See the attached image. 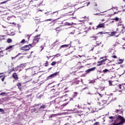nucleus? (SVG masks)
<instances>
[{
	"label": "nucleus",
	"mask_w": 125,
	"mask_h": 125,
	"mask_svg": "<svg viewBox=\"0 0 125 125\" xmlns=\"http://www.w3.org/2000/svg\"><path fill=\"white\" fill-rule=\"evenodd\" d=\"M19 55H21V53H19L18 55H17L15 57V58H16V57H18Z\"/></svg>",
	"instance_id": "nucleus-49"
},
{
	"label": "nucleus",
	"mask_w": 125,
	"mask_h": 125,
	"mask_svg": "<svg viewBox=\"0 0 125 125\" xmlns=\"http://www.w3.org/2000/svg\"><path fill=\"white\" fill-rule=\"evenodd\" d=\"M7 1H8V0H6V1H4L3 2H2L1 3H6Z\"/></svg>",
	"instance_id": "nucleus-51"
},
{
	"label": "nucleus",
	"mask_w": 125,
	"mask_h": 125,
	"mask_svg": "<svg viewBox=\"0 0 125 125\" xmlns=\"http://www.w3.org/2000/svg\"><path fill=\"white\" fill-rule=\"evenodd\" d=\"M98 104L99 107H101V108H103L104 107H105L103 101H101L100 102H99Z\"/></svg>",
	"instance_id": "nucleus-17"
},
{
	"label": "nucleus",
	"mask_w": 125,
	"mask_h": 125,
	"mask_svg": "<svg viewBox=\"0 0 125 125\" xmlns=\"http://www.w3.org/2000/svg\"><path fill=\"white\" fill-rule=\"evenodd\" d=\"M3 51H4V50L0 51V58L4 56V54H1V53H3Z\"/></svg>",
	"instance_id": "nucleus-31"
},
{
	"label": "nucleus",
	"mask_w": 125,
	"mask_h": 125,
	"mask_svg": "<svg viewBox=\"0 0 125 125\" xmlns=\"http://www.w3.org/2000/svg\"><path fill=\"white\" fill-rule=\"evenodd\" d=\"M70 34H72V35H74V34H75V32H71V33H70Z\"/></svg>",
	"instance_id": "nucleus-61"
},
{
	"label": "nucleus",
	"mask_w": 125,
	"mask_h": 125,
	"mask_svg": "<svg viewBox=\"0 0 125 125\" xmlns=\"http://www.w3.org/2000/svg\"><path fill=\"white\" fill-rule=\"evenodd\" d=\"M7 42L8 43H11V42H12V40H11V39L9 38L7 40Z\"/></svg>",
	"instance_id": "nucleus-28"
},
{
	"label": "nucleus",
	"mask_w": 125,
	"mask_h": 125,
	"mask_svg": "<svg viewBox=\"0 0 125 125\" xmlns=\"http://www.w3.org/2000/svg\"><path fill=\"white\" fill-rule=\"evenodd\" d=\"M0 78H2L1 79V80L2 82H4V79H5V76H4V75L0 76Z\"/></svg>",
	"instance_id": "nucleus-29"
},
{
	"label": "nucleus",
	"mask_w": 125,
	"mask_h": 125,
	"mask_svg": "<svg viewBox=\"0 0 125 125\" xmlns=\"http://www.w3.org/2000/svg\"><path fill=\"white\" fill-rule=\"evenodd\" d=\"M40 37H41V34H38L34 37L33 39L34 43H38L39 42V41L41 40V38H40Z\"/></svg>",
	"instance_id": "nucleus-7"
},
{
	"label": "nucleus",
	"mask_w": 125,
	"mask_h": 125,
	"mask_svg": "<svg viewBox=\"0 0 125 125\" xmlns=\"http://www.w3.org/2000/svg\"><path fill=\"white\" fill-rule=\"evenodd\" d=\"M0 112L1 113V114H5V112H4V110L2 108H0Z\"/></svg>",
	"instance_id": "nucleus-37"
},
{
	"label": "nucleus",
	"mask_w": 125,
	"mask_h": 125,
	"mask_svg": "<svg viewBox=\"0 0 125 125\" xmlns=\"http://www.w3.org/2000/svg\"><path fill=\"white\" fill-rule=\"evenodd\" d=\"M96 69V67H94L89 68V69L86 70L85 71V73H86V74H88L89 73H90V72H92V71H94Z\"/></svg>",
	"instance_id": "nucleus-11"
},
{
	"label": "nucleus",
	"mask_w": 125,
	"mask_h": 125,
	"mask_svg": "<svg viewBox=\"0 0 125 125\" xmlns=\"http://www.w3.org/2000/svg\"><path fill=\"white\" fill-rule=\"evenodd\" d=\"M49 12L45 13V16H46V17H47V16H49V14H49Z\"/></svg>",
	"instance_id": "nucleus-41"
},
{
	"label": "nucleus",
	"mask_w": 125,
	"mask_h": 125,
	"mask_svg": "<svg viewBox=\"0 0 125 125\" xmlns=\"http://www.w3.org/2000/svg\"><path fill=\"white\" fill-rule=\"evenodd\" d=\"M44 48V47H43L42 46H40V48H41V51H42V50Z\"/></svg>",
	"instance_id": "nucleus-50"
},
{
	"label": "nucleus",
	"mask_w": 125,
	"mask_h": 125,
	"mask_svg": "<svg viewBox=\"0 0 125 125\" xmlns=\"http://www.w3.org/2000/svg\"><path fill=\"white\" fill-rule=\"evenodd\" d=\"M15 46V45H12L10 46H9L7 48H5V50H11L13 47Z\"/></svg>",
	"instance_id": "nucleus-14"
},
{
	"label": "nucleus",
	"mask_w": 125,
	"mask_h": 125,
	"mask_svg": "<svg viewBox=\"0 0 125 125\" xmlns=\"http://www.w3.org/2000/svg\"><path fill=\"white\" fill-rule=\"evenodd\" d=\"M12 78H13V79H14V80H15V81H17L19 79V78L18 77V75H17V73L16 72L13 73V74L12 75Z\"/></svg>",
	"instance_id": "nucleus-12"
},
{
	"label": "nucleus",
	"mask_w": 125,
	"mask_h": 125,
	"mask_svg": "<svg viewBox=\"0 0 125 125\" xmlns=\"http://www.w3.org/2000/svg\"><path fill=\"white\" fill-rule=\"evenodd\" d=\"M35 32H38V29H36V30H35Z\"/></svg>",
	"instance_id": "nucleus-64"
},
{
	"label": "nucleus",
	"mask_w": 125,
	"mask_h": 125,
	"mask_svg": "<svg viewBox=\"0 0 125 125\" xmlns=\"http://www.w3.org/2000/svg\"><path fill=\"white\" fill-rule=\"evenodd\" d=\"M52 20V19H48L46 20V21H51Z\"/></svg>",
	"instance_id": "nucleus-57"
},
{
	"label": "nucleus",
	"mask_w": 125,
	"mask_h": 125,
	"mask_svg": "<svg viewBox=\"0 0 125 125\" xmlns=\"http://www.w3.org/2000/svg\"><path fill=\"white\" fill-rule=\"evenodd\" d=\"M36 108H33L31 109V113H34V112H36Z\"/></svg>",
	"instance_id": "nucleus-42"
},
{
	"label": "nucleus",
	"mask_w": 125,
	"mask_h": 125,
	"mask_svg": "<svg viewBox=\"0 0 125 125\" xmlns=\"http://www.w3.org/2000/svg\"><path fill=\"white\" fill-rule=\"evenodd\" d=\"M94 47L95 46H103V45L102 44V43L100 42H96V45H94Z\"/></svg>",
	"instance_id": "nucleus-18"
},
{
	"label": "nucleus",
	"mask_w": 125,
	"mask_h": 125,
	"mask_svg": "<svg viewBox=\"0 0 125 125\" xmlns=\"http://www.w3.org/2000/svg\"><path fill=\"white\" fill-rule=\"evenodd\" d=\"M44 66H45V67H47V66H48V62L46 61L44 64Z\"/></svg>",
	"instance_id": "nucleus-39"
},
{
	"label": "nucleus",
	"mask_w": 125,
	"mask_h": 125,
	"mask_svg": "<svg viewBox=\"0 0 125 125\" xmlns=\"http://www.w3.org/2000/svg\"><path fill=\"white\" fill-rule=\"evenodd\" d=\"M67 25H68V26H72V24L70 23H68L67 24Z\"/></svg>",
	"instance_id": "nucleus-56"
},
{
	"label": "nucleus",
	"mask_w": 125,
	"mask_h": 125,
	"mask_svg": "<svg viewBox=\"0 0 125 125\" xmlns=\"http://www.w3.org/2000/svg\"><path fill=\"white\" fill-rule=\"evenodd\" d=\"M61 28H60V27H57L56 28V32H60L61 31Z\"/></svg>",
	"instance_id": "nucleus-35"
},
{
	"label": "nucleus",
	"mask_w": 125,
	"mask_h": 125,
	"mask_svg": "<svg viewBox=\"0 0 125 125\" xmlns=\"http://www.w3.org/2000/svg\"><path fill=\"white\" fill-rule=\"evenodd\" d=\"M118 27H125L124 23L122 22H120L118 23Z\"/></svg>",
	"instance_id": "nucleus-23"
},
{
	"label": "nucleus",
	"mask_w": 125,
	"mask_h": 125,
	"mask_svg": "<svg viewBox=\"0 0 125 125\" xmlns=\"http://www.w3.org/2000/svg\"><path fill=\"white\" fill-rule=\"evenodd\" d=\"M101 28H103V29H104L105 28V22L104 23H99V24L97 26L96 30L97 29H100Z\"/></svg>",
	"instance_id": "nucleus-9"
},
{
	"label": "nucleus",
	"mask_w": 125,
	"mask_h": 125,
	"mask_svg": "<svg viewBox=\"0 0 125 125\" xmlns=\"http://www.w3.org/2000/svg\"><path fill=\"white\" fill-rule=\"evenodd\" d=\"M27 42V41L25 39H22L20 43H22V44H25Z\"/></svg>",
	"instance_id": "nucleus-26"
},
{
	"label": "nucleus",
	"mask_w": 125,
	"mask_h": 125,
	"mask_svg": "<svg viewBox=\"0 0 125 125\" xmlns=\"http://www.w3.org/2000/svg\"><path fill=\"white\" fill-rule=\"evenodd\" d=\"M109 119H110V120H115V117L113 116H110L109 117Z\"/></svg>",
	"instance_id": "nucleus-44"
},
{
	"label": "nucleus",
	"mask_w": 125,
	"mask_h": 125,
	"mask_svg": "<svg viewBox=\"0 0 125 125\" xmlns=\"http://www.w3.org/2000/svg\"><path fill=\"white\" fill-rule=\"evenodd\" d=\"M4 94H6L5 92H2L0 93V95H4Z\"/></svg>",
	"instance_id": "nucleus-47"
},
{
	"label": "nucleus",
	"mask_w": 125,
	"mask_h": 125,
	"mask_svg": "<svg viewBox=\"0 0 125 125\" xmlns=\"http://www.w3.org/2000/svg\"><path fill=\"white\" fill-rule=\"evenodd\" d=\"M85 4H86V6H88L90 4V2H87Z\"/></svg>",
	"instance_id": "nucleus-43"
},
{
	"label": "nucleus",
	"mask_w": 125,
	"mask_h": 125,
	"mask_svg": "<svg viewBox=\"0 0 125 125\" xmlns=\"http://www.w3.org/2000/svg\"><path fill=\"white\" fill-rule=\"evenodd\" d=\"M59 74V72H55L54 73L51 74L50 76H48L46 78V80L48 81V80H50L51 79H53V78H55Z\"/></svg>",
	"instance_id": "nucleus-6"
},
{
	"label": "nucleus",
	"mask_w": 125,
	"mask_h": 125,
	"mask_svg": "<svg viewBox=\"0 0 125 125\" xmlns=\"http://www.w3.org/2000/svg\"><path fill=\"white\" fill-rule=\"evenodd\" d=\"M83 66H81L80 68H83Z\"/></svg>",
	"instance_id": "nucleus-63"
},
{
	"label": "nucleus",
	"mask_w": 125,
	"mask_h": 125,
	"mask_svg": "<svg viewBox=\"0 0 125 125\" xmlns=\"http://www.w3.org/2000/svg\"><path fill=\"white\" fill-rule=\"evenodd\" d=\"M32 47V44H29L28 45H24L20 48V50H24V51H28L30 50Z\"/></svg>",
	"instance_id": "nucleus-5"
},
{
	"label": "nucleus",
	"mask_w": 125,
	"mask_h": 125,
	"mask_svg": "<svg viewBox=\"0 0 125 125\" xmlns=\"http://www.w3.org/2000/svg\"><path fill=\"white\" fill-rule=\"evenodd\" d=\"M125 123V119L121 115H118L116 120L114 121L113 125H123Z\"/></svg>",
	"instance_id": "nucleus-1"
},
{
	"label": "nucleus",
	"mask_w": 125,
	"mask_h": 125,
	"mask_svg": "<svg viewBox=\"0 0 125 125\" xmlns=\"http://www.w3.org/2000/svg\"><path fill=\"white\" fill-rule=\"evenodd\" d=\"M58 63V64H59V62H53L51 63V65L52 66H54L55 64H56V63Z\"/></svg>",
	"instance_id": "nucleus-30"
},
{
	"label": "nucleus",
	"mask_w": 125,
	"mask_h": 125,
	"mask_svg": "<svg viewBox=\"0 0 125 125\" xmlns=\"http://www.w3.org/2000/svg\"><path fill=\"white\" fill-rule=\"evenodd\" d=\"M112 58L117 59V56L114 55V56H112Z\"/></svg>",
	"instance_id": "nucleus-48"
},
{
	"label": "nucleus",
	"mask_w": 125,
	"mask_h": 125,
	"mask_svg": "<svg viewBox=\"0 0 125 125\" xmlns=\"http://www.w3.org/2000/svg\"><path fill=\"white\" fill-rule=\"evenodd\" d=\"M67 89H68V87L64 88V90H66Z\"/></svg>",
	"instance_id": "nucleus-62"
},
{
	"label": "nucleus",
	"mask_w": 125,
	"mask_h": 125,
	"mask_svg": "<svg viewBox=\"0 0 125 125\" xmlns=\"http://www.w3.org/2000/svg\"><path fill=\"white\" fill-rule=\"evenodd\" d=\"M64 92H65V93H67V92H70V90H67V91H65Z\"/></svg>",
	"instance_id": "nucleus-54"
},
{
	"label": "nucleus",
	"mask_w": 125,
	"mask_h": 125,
	"mask_svg": "<svg viewBox=\"0 0 125 125\" xmlns=\"http://www.w3.org/2000/svg\"><path fill=\"white\" fill-rule=\"evenodd\" d=\"M115 89L119 90L120 92H122V90H125V84H120L115 86Z\"/></svg>",
	"instance_id": "nucleus-3"
},
{
	"label": "nucleus",
	"mask_w": 125,
	"mask_h": 125,
	"mask_svg": "<svg viewBox=\"0 0 125 125\" xmlns=\"http://www.w3.org/2000/svg\"><path fill=\"white\" fill-rule=\"evenodd\" d=\"M97 94H98L99 95V97L100 98H101V97H102L103 96V94H102L97 93Z\"/></svg>",
	"instance_id": "nucleus-38"
},
{
	"label": "nucleus",
	"mask_w": 125,
	"mask_h": 125,
	"mask_svg": "<svg viewBox=\"0 0 125 125\" xmlns=\"http://www.w3.org/2000/svg\"><path fill=\"white\" fill-rule=\"evenodd\" d=\"M104 74H106L107 73H110L111 72V69H105L103 71Z\"/></svg>",
	"instance_id": "nucleus-19"
},
{
	"label": "nucleus",
	"mask_w": 125,
	"mask_h": 125,
	"mask_svg": "<svg viewBox=\"0 0 125 125\" xmlns=\"http://www.w3.org/2000/svg\"><path fill=\"white\" fill-rule=\"evenodd\" d=\"M71 45V44L62 45L60 47V49H62V48H66V47H69V45Z\"/></svg>",
	"instance_id": "nucleus-16"
},
{
	"label": "nucleus",
	"mask_w": 125,
	"mask_h": 125,
	"mask_svg": "<svg viewBox=\"0 0 125 125\" xmlns=\"http://www.w3.org/2000/svg\"><path fill=\"white\" fill-rule=\"evenodd\" d=\"M17 85L18 87V88L21 91V89H22V83L19 82L17 83Z\"/></svg>",
	"instance_id": "nucleus-15"
},
{
	"label": "nucleus",
	"mask_w": 125,
	"mask_h": 125,
	"mask_svg": "<svg viewBox=\"0 0 125 125\" xmlns=\"http://www.w3.org/2000/svg\"><path fill=\"white\" fill-rule=\"evenodd\" d=\"M118 32L117 31H113L112 32H111V34H110L111 37H113L114 36H116V34H117Z\"/></svg>",
	"instance_id": "nucleus-24"
},
{
	"label": "nucleus",
	"mask_w": 125,
	"mask_h": 125,
	"mask_svg": "<svg viewBox=\"0 0 125 125\" xmlns=\"http://www.w3.org/2000/svg\"><path fill=\"white\" fill-rule=\"evenodd\" d=\"M124 62V60L119 59L118 61V64H123V62Z\"/></svg>",
	"instance_id": "nucleus-27"
},
{
	"label": "nucleus",
	"mask_w": 125,
	"mask_h": 125,
	"mask_svg": "<svg viewBox=\"0 0 125 125\" xmlns=\"http://www.w3.org/2000/svg\"><path fill=\"white\" fill-rule=\"evenodd\" d=\"M57 55H59V54H57L56 55L53 56H57Z\"/></svg>",
	"instance_id": "nucleus-59"
},
{
	"label": "nucleus",
	"mask_w": 125,
	"mask_h": 125,
	"mask_svg": "<svg viewBox=\"0 0 125 125\" xmlns=\"http://www.w3.org/2000/svg\"><path fill=\"white\" fill-rule=\"evenodd\" d=\"M115 113H118V114H123V111L121 109H116Z\"/></svg>",
	"instance_id": "nucleus-21"
},
{
	"label": "nucleus",
	"mask_w": 125,
	"mask_h": 125,
	"mask_svg": "<svg viewBox=\"0 0 125 125\" xmlns=\"http://www.w3.org/2000/svg\"><path fill=\"white\" fill-rule=\"evenodd\" d=\"M117 31L118 33H123L125 31V26H119L117 28Z\"/></svg>",
	"instance_id": "nucleus-8"
},
{
	"label": "nucleus",
	"mask_w": 125,
	"mask_h": 125,
	"mask_svg": "<svg viewBox=\"0 0 125 125\" xmlns=\"http://www.w3.org/2000/svg\"><path fill=\"white\" fill-rule=\"evenodd\" d=\"M39 105H41V104H35L34 106L35 107H37V106H39Z\"/></svg>",
	"instance_id": "nucleus-53"
},
{
	"label": "nucleus",
	"mask_w": 125,
	"mask_h": 125,
	"mask_svg": "<svg viewBox=\"0 0 125 125\" xmlns=\"http://www.w3.org/2000/svg\"><path fill=\"white\" fill-rule=\"evenodd\" d=\"M59 14L58 13V11L54 12L52 13H50L49 14V17L50 18H56L55 20L54 21H55V20H57L58 19H59Z\"/></svg>",
	"instance_id": "nucleus-4"
},
{
	"label": "nucleus",
	"mask_w": 125,
	"mask_h": 125,
	"mask_svg": "<svg viewBox=\"0 0 125 125\" xmlns=\"http://www.w3.org/2000/svg\"><path fill=\"white\" fill-rule=\"evenodd\" d=\"M57 100H55V102L56 103V108L57 109H62V108H64L65 106H66L69 102L66 103L65 104L63 103V102H62V100L60 101L59 102L57 103L56 102Z\"/></svg>",
	"instance_id": "nucleus-2"
},
{
	"label": "nucleus",
	"mask_w": 125,
	"mask_h": 125,
	"mask_svg": "<svg viewBox=\"0 0 125 125\" xmlns=\"http://www.w3.org/2000/svg\"><path fill=\"white\" fill-rule=\"evenodd\" d=\"M93 97V98L95 99V100H99V99H100V98L99 97V95H98V94H97V93L96 94H94Z\"/></svg>",
	"instance_id": "nucleus-13"
},
{
	"label": "nucleus",
	"mask_w": 125,
	"mask_h": 125,
	"mask_svg": "<svg viewBox=\"0 0 125 125\" xmlns=\"http://www.w3.org/2000/svg\"><path fill=\"white\" fill-rule=\"evenodd\" d=\"M33 52H34L33 51H31V54L30 55V57H32V56H33V55H32V54L33 53Z\"/></svg>",
	"instance_id": "nucleus-52"
},
{
	"label": "nucleus",
	"mask_w": 125,
	"mask_h": 125,
	"mask_svg": "<svg viewBox=\"0 0 125 125\" xmlns=\"http://www.w3.org/2000/svg\"><path fill=\"white\" fill-rule=\"evenodd\" d=\"M113 20H115V21H119V18L116 17L115 19H114Z\"/></svg>",
	"instance_id": "nucleus-45"
},
{
	"label": "nucleus",
	"mask_w": 125,
	"mask_h": 125,
	"mask_svg": "<svg viewBox=\"0 0 125 125\" xmlns=\"http://www.w3.org/2000/svg\"><path fill=\"white\" fill-rule=\"evenodd\" d=\"M83 19H87V17L86 16H84V17H83Z\"/></svg>",
	"instance_id": "nucleus-55"
},
{
	"label": "nucleus",
	"mask_w": 125,
	"mask_h": 125,
	"mask_svg": "<svg viewBox=\"0 0 125 125\" xmlns=\"http://www.w3.org/2000/svg\"><path fill=\"white\" fill-rule=\"evenodd\" d=\"M99 34H100V35H103V34H109V33H108V32L104 33V32L101 31V32H99V33L97 34V35H99Z\"/></svg>",
	"instance_id": "nucleus-36"
},
{
	"label": "nucleus",
	"mask_w": 125,
	"mask_h": 125,
	"mask_svg": "<svg viewBox=\"0 0 125 125\" xmlns=\"http://www.w3.org/2000/svg\"><path fill=\"white\" fill-rule=\"evenodd\" d=\"M103 102L104 106H107L109 104V103L107 102V101L103 100Z\"/></svg>",
	"instance_id": "nucleus-25"
},
{
	"label": "nucleus",
	"mask_w": 125,
	"mask_h": 125,
	"mask_svg": "<svg viewBox=\"0 0 125 125\" xmlns=\"http://www.w3.org/2000/svg\"><path fill=\"white\" fill-rule=\"evenodd\" d=\"M113 81H108V83L109 85H113Z\"/></svg>",
	"instance_id": "nucleus-40"
},
{
	"label": "nucleus",
	"mask_w": 125,
	"mask_h": 125,
	"mask_svg": "<svg viewBox=\"0 0 125 125\" xmlns=\"http://www.w3.org/2000/svg\"><path fill=\"white\" fill-rule=\"evenodd\" d=\"M58 42H59V40H56L53 44H52V45L53 46H55L58 44Z\"/></svg>",
	"instance_id": "nucleus-22"
},
{
	"label": "nucleus",
	"mask_w": 125,
	"mask_h": 125,
	"mask_svg": "<svg viewBox=\"0 0 125 125\" xmlns=\"http://www.w3.org/2000/svg\"><path fill=\"white\" fill-rule=\"evenodd\" d=\"M12 72H15V69H14V68H12L11 69H10L9 70V74H11L12 73Z\"/></svg>",
	"instance_id": "nucleus-32"
},
{
	"label": "nucleus",
	"mask_w": 125,
	"mask_h": 125,
	"mask_svg": "<svg viewBox=\"0 0 125 125\" xmlns=\"http://www.w3.org/2000/svg\"><path fill=\"white\" fill-rule=\"evenodd\" d=\"M93 125H99V122H95Z\"/></svg>",
	"instance_id": "nucleus-46"
},
{
	"label": "nucleus",
	"mask_w": 125,
	"mask_h": 125,
	"mask_svg": "<svg viewBox=\"0 0 125 125\" xmlns=\"http://www.w3.org/2000/svg\"><path fill=\"white\" fill-rule=\"evenodd\" d=\"M106 60H107V59H104L102 61H98L97 62V66H101V65H103L105 64V62H106Z\"/></svg>",
	"instance_id": "nucleus-10"
},
{
	"label": "nucleus",
	"mask_w": 125,
	"mask_h": 125,
	"mask_svg": "<svg viewBox=\"0 0 125 125\" xmlns=\"http://www.w3.org/2000/svg\"><path fill=\"white\" fill-rule=\"evenodd\" d=\"M56 114H52L49 117V119H52V118H54L56 117Z\"/></svg>",
	"instance_id": "nucleus-33"
},
{
	"label": "nucleus",
	"mask_w": 125,
	"mask_h": 125,
	"mask_svg": "<svg viewBox=\"0 0 125 125\" xmlns=\"http://www.w3.org/2000/svg\"><path fill=\"white\" fill-rule=\"evenodd\" d=\"M93 38H95V40H96L97 39V36L94 37Z\"/></svg>",
	"instance_id": "nucleus-60"
},
{
	"label": "nucleus",
	"mask_w": 125,
	"mask_h": 125,
	"mask_svg": "<svg viewBox=\"0 0 125 125\" xmlns=\"http://www.w3.org/2000/svg\"><path fill=\"white\" fill-rule=\"evenodd\" d=\"M47 106L45 104H42L39 108L40 109H46Z\"/></svg>",
	"instance_id": "nucleus-20"
},
{
	"label": "nucleus",
	"mask_w": 125,
	"mask_h": 125,
	"mask_svg": "<svg viewBox=\"0 0 125 125\" xmlns=\"http://www.w3.org/2000/svg\"><path fill=\"white\" fill-rule=\"evenodd\" d=\"M41 76L38 75V74H34L33 78H36V79H39V78H40Z\"/></svg>",
	"instance_id": "nucleus-34"
},
{
	"label": "nucleus",
	"mask_w": 125,
	"mask_h": 125,
	"mask_svg": "<svg viewBox=\"0 0 125 125\" xmlns=\"http://www.w3.org/2000/svg\"><path fill=\"white\" fill-rule=\"evenodd\" d=\"M94 6H97V4L96 3H95Z\"/></svg>",
	"instance_id": "nucleus-58"
}]
</instances>
